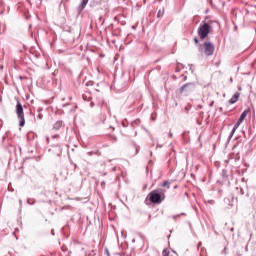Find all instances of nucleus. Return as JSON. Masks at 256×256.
<instances>
[{
	"label": "nucleus",
	"instance_id": "f257e3e1",
	"mask_svg": "<svg viewBox=\"0 0 256 256\" xmlns=\"http://www.w3.org/2000/svg\"><path fill=\"white\" fill-rule=\"evenodd\" d=\"M150 203H154L156 205H160L165 201V190L163 188H159L149 193L148 195Z\"/></svg>",
	"mask_w": 256,
	"mask_h": 256
},
{
	"label": "nucleus",
	"instance_id": "f03ea898",
	"mask_svg": "<svg viewBox=\"0 0 256 256\" xmlns=\"http://www.w3.org/2000/svg\"><path fill=\"white\" fill-rule=\"evenodd\" d=\"M211 32V24L203 22L198 28V36L200 39H206Z\"/></svg>",
	"mask_w": 256,
	"mask_h": 256
},
{
	"label": "nucleus",
	"instance_id": "7ed1b4c3",
	"mask_svg": "<svg viewBox=\"0 0 256 256\" xmlns=\"http://www.w3.org/2000/svg\"><path fill=\"white\" fill-rule=\"evenodd\" d=\"M16 114L19 119V127H25V113L23 112V105H21V102L17 100L16 104Z\"/></svg>",
	"mask_w": 256,
	"mask_h": 256
},
{
	"label": "nucleus",
	"instance_id": "20e7f679",
	"mask_svg": "<svg viewBox=\"0 0 256 256\" xmlns=\"http://www.w3.org/2000/svg\"><path fill=\"white\" fill-rule=\"evenodd\" d=\"M204 49V53L207 57H211L215 53V45H213L211 42H205L202 45Z\"/></svg>",
	"mask_w": 256,
	"mask_h": 256
},
{
	"label": "nucleus",
	"instance_id": "39448f33",
	"mask_svg": "<svg viewBox=\"0 0 256 256\" xmlns=\"http://www.w3.org/2000/svg\"><path fill=\"white\" fill-rule=\"evenodd\" d=\"M247 189V182H245V179H242L241 182L236 187V195H245V190Z\"/></svg>",
	"mask_w": 256,
	"mask_h": 256
},
{
	"label": "nucleus",
	"instance_id": "423d86ee",
	"mask_svg": "<svg viewBox=\"0 0 256 256\" xmlns=\"http://www.w3.org/2000/svg\"><path fill=\"white\" fill-rule=\"evenodd\" d=\"M87 3H89V0H82L80 5L78 6V13H81L85 7H87Z\"/></svg>",
	"mask_w": 256,
	"mask_h": 256
},
{
	"label": "nucleus",
	"instance_id": "0eeeda50",
	"mask_svg": "<svg viewBox=\"0 0 256 256\" xmlns=\"http://www.w3.org/2000/svg\"><path fill=\"white\" fill-rule=\"evenodd\" d=\"M63 126H64L63 121L58 120L53 125V129H54V131H59V129H61V127H63Z\"/></svg>",
	"mask_w": 256,
	"mask_h": 256
},
{
	"label": "nucleus",
	"instance_id": "6e6552de",
	"mask_svg": "<svg viewBox=\"0 0 256 256\" xmlns=\"http://www.w3.org/2000/svg\"><path fill=\"white\" fill-rule=\"evenodd\" d=\"M239 99V92H236L234 96L229 100L230 105H234V103Z\"/></svg>",
	"mask_w": 256,
	"mask_h": 256
},
{
	"label": "nucleus",
	"instance_id": "1a4fd4ad",
	"mask_svg": "<svg viewBox=\"0 0 256 256\" xmlns=\"http://www.w3.org/2000/svg\"><path fill=\"white\" fill-rule=\"evenodd\" d=\"M191 85H193V83L184 84V85L180 88V93H183V91H185V89H187V87H191Z\"/></svg>",
	"mask_w": 256,
	"mask_h": 256
},
{
	"label": "nucleus",
	"instance_id": "9d476101",
	"mask_svg": "<svg viewBox=\"0 0 256 256\" xmlns=\"http://www.w3.org/2000/svg\"><path fill=\"white\" fill-rule=\"evenodd\" d=\"M247 113H249V110H245L241 115L240 118L244 119L247 117Z\"/></svg>",
	"mask_w": 256,
	"mask_h": 256
},
{
	"label": "nucleus",
	"instance_id": "9b49d317",
	"mask_svg": "<svg viewBox=\"0 0 256 256\" xmlns=\"http://www.w3.org/2000/svg\"><path fill=\"white\" fill-rule=\"evenodd\" d=\"M161 187H167V189H169V180H166L163 184H161Z\"/></svg>",
	"mask_w": 256,
	"mask_h": 256
},
{
	"label": "nucleus",
	"instance_id": "f8f14e48",
	"mask_svg": "<svg viewBox=\"0 0 256 256\" xmlns=\"http://www.w3.org/2000/svg\"><path fill=\"white\" fill-rule=\"evenodd\" d=\"M237 131V129L233 128L231 133H230V138L233 137V135H235V132Z\"/></svg>",
	"mask_w": 256,
	"mask_h": 256
},
{
	"label": "nucleus",
	"instance_id": "ddd939ff",
	"mask_svg": "<svg viewBox=\"0 0 256 256\" xmlns=\"http://www.w3.org/2000/svg\"><path fill=\"white\" fill-rule=\"evenodd\" d=\"M241 125V123H239V122H236V124L234 125V129H239V126Z\"/></svg>",
	"mask_w": 256,
	"mask_h": 256
},
{
	"label": "nucleus",
	"instance_id": "4468645a",
	"mask_svg": "<svg viewBox=\"0 0 256 256\" xmlns=\"http://www.w3.org/2000/svg\"><path fill=\"white\" fill-rule=\"evenodd\" d=\"M181 215H185V213H181V214H178V215H174V216H173V219H178V217H181Z\"/></svg>",
	"mask_w": 256,
	"mask_h": 256
},
{
	"label": "nucleus",
	"instance_id": "2eb2a0df",
	"mask_svg": "<svg viewBox=\"0 0 256 256\" xmlns=\"http://www.w3.org/2000/svg\"><path fill=\"white\" fill-rule=\"evenodd\" d=\"M194 42L196 45H199V39L197 37L194 38Z\"/></svg>",
	"mask_w": 256,
	"mask_h": 256
},
{
	"label": "nucleus",
	"instance_id": "dca6fc26",
	"mask_svg": "<svg viewBox=\"0 0 256 256\" xmlns=\"http://www.w3.org/2000/svg\"><path fill=\"white\" fill-rule=\"evenodd\" d=\"M243 121H245V120L243 118L239 117L237 122L240 123V125H241V123H243Z\"/></svg>",
	"mask_w": 256,
	"mask_h": 256
},
{
	"label": "nucleus",
	"instance_id": "f3484780",
	"mask_svg": "<svg viewBox=\"0 0 256 256\" xmlns=\"http://www.w3.org/2000/svg\"><path fill=\"white\" fill-rule=\"evenodd\" d=\"M37 119H43V114H38Z\"/></svg>",
	"mask_w": 256,
	"mask_h": 256
},
{
	"label": "nucleus",
	"instance_id": "a211bd4d",
	"mask_svg": "<svg viewBox=\"0 0 256 256\" xmlns=\"http://www.w3.org/2000/svg\"><path fill=\"white\" fill-rule=\"evenodd\" d=\"M213 105H215V101H212V102L209 104V107H213Z\"/></svg>",
	"mask_w": 256,
	"mask_h": 256
},
{
	"label": "nucleus",
	"instance_id": "6ab92c4d",
	"mask_svg": "<svg viewBox=\"0 0 256 256\" xmlns=\"http://www.w3.org/2000/svg\"><path fill=\"white\" fill-rule=\"evenodd\" d=\"M90 107H95V102H91Z\"/></svg>",
	"mask_w": 256,
	"mask_h": 256
},
{
	"label": "nucleus",
	"instance_id": "aec40b11",
	"mask_svg": "<svg viewBox=\"0 0 256 256\" xmlns=\"http://www.w3.org/2000/svg\"><path fill=\"white\" fill-rule=\"evenodd\" d=\"M161 147H163V145L157 144V148H158V149H161Z\"/></svg>",
	"mask_w": 256,
	"mask_h": 256
},
{
	"label": "nucleus",
	"instance_id": "412c9836",
	"mask_svg": "<svg viewBox=\"0 0 256 256\" xmlns=\"http://www.w3.org/2000/svg\"><path fill=\"white\" fill-rule=\"evenodd\" d=\"M101 186H102V187H105V181H102V182H101Z\"/></svg>",
	"mask_w": 256,
	"mask_h": 256
},
{
	"label": "nucleus",
	"instance_id": "4be33fe9",
	"mask_svg": "<svg viewBox=\"0 0 256 256\" xmlns=\"http://www.w3.org/2000/svg\"><path fill=\"white\" fill-rule=\"evenodd\" d=\"M105 251H106V255L109 256V249L106 248Z\"/></svg>",
	"mask_w": 256,
	"mask_h": 256
},
{
	"label": "nucleus",
	"instance_id": "5701e85b",
	"mask_svg": "<svg viewBox=\"0 0 256 256\" xmlns=\"http://www.w3.org/2000/svg\"><path fill=\"white\" fill-rule=\"evenodd\" d=\"M157 17H161V10L158 12Z\"/></svg>",
	"mask_w": 256,
	"mask_h": 256
},
{
	"label": "nucleus",
	"instance_id": "b1692460",
	"mask_svg": "<svg viewBox=\"0 0 256 256\" xmlns=\"http://www.w3.org/2000/svg\"><path fill=\"white\" fill-rule=\"evenodd\" d=\"M83 100L87 101V98H86L85 94L83 95Z\"/></svg>",
	"mask_w": 256,
	"mask_h": 256
},
{
	"label": "nucleus",
	"instance_id": "393cba45",
	"mask_svg": "<svg viewBox=\"0 0 256 256\" xmlns=\"http://www.w3.org/2000/svg\"><path fill=\"white\" fill-rule=\"evenodd\" d=\"M41 111H43V108L38 109V113H41Z\"/></svg>",
	"mask_w": 256,
	"mask_h": 256
},
{
	"label": "nucleus",
	"instance_id": "a878e982",
	"mask_svg": "<svg viewBox=\"0 0 256 256\" xmlns=\"http://www.w3.org/2000/svg\"><path fill=\"white\" fill-rule=\"evenodd\" d=\"M169 137H173V133L172 132H169Z\"/></svg>",
	"mask_w": 256,
	"mask_h": 256
},
{
	"label": "nucleus",
	"instance_id": "bb28decb",
	"mask_svg": "<svg viewBox=\"0 0 256 256\" xmlns=\"http://www.w3.org/2000/svg\"><path fill=\"white\" fill-rule=\"evenodd\" d=\"M57 137H58L57 135H54L52 136V139H57Z\"/></svg>",
	"mask_w": 256,
	"mask_h": 256
},
{
	"label": "nucleus",
	"instance_id": "cd10ccee",
	"mask_svg": "<svg viewBox=\"0 0 256 256\" xmlns=\"http://www.w3.org/2000/svg\"><path fill=\"white\" fill-rule=\"evenodd\" d=\"M230 231L234 232V231H235V228L231 227V228H230Z\"/></svg>",
	"mask_w": 256,
	"mask_h": 256
},
{
	"label": "nucleus",
	"instance_id": "c85d7f7f",
	"mask_svg": "<svg viewBox=\"0 0 256 256\" xmlns=\"http://www.w3.org/2000/svg\"><path fill=\"white\" fill-rule=\"evenodd\" d=\"M112 171H114V172L117 171V167H114V168L112 169Z\"/></svg>",
	"mask_w": 256,
	"mask_h": 256
},
{
	"label": "nucleus",
	"instance_id": "c756f323",
	"mask_svg": "<svg viewBox=\"0 0 256 256\" xmlns=\"http://www.w3.org/2000/svg\"><path fill=\"white\" fill-rule=\"evenodd\" d=\"M19 203H20V205H23V201L22 200H19Z\"/></svg>",
	"mask_w": 256,
	"mask_h": 256
},
{
	"label": "nucleus",
	"instance_id": "7c9ffc66",
	"mask_svg": "<svg viewBox=\"0 0 256 256\" xmlns=\"http://www.w3.org/2000/svg\"><path fill=\"white\" fill-rule=\"evenodd\" d=\"M51 234H52V235H55L54 230L51 231Z\"/></svg>",
	"mask_w": 256,
	"mask_h": 256
},
{
	"label": "nucleus",
	"instance_id": "2f4dec72",
	"mask_svg": "<svg viewBox=\"0 0 256 256\" xmlns=\"http://www.w3.org/2000/svg\"><path fill=\"white\" fill-rule=\"evenodd\" d=\"M199 51H203V49L201 48V45H200Z\"/></svg>",
	"mask_w": 256,
	"mask_h": 256
},
{
	"label": "nucleus",
	"instance_id": "473e14b6",
	"mask_svg": "<svg viewBox=\"0 0 256 256\" xmlns=\"http://www.w3.org/2000/svg\"><path fill=\"white\" fill-rule=\"evenodd\" d=\"M185 81H187V76L184 77Z\"/></svg>",
	"mask_w": 256,
	"mask_h": 256
},
{
	"label": "nucleus",
	"instance_id": "72a5a7b5",
	"mask_svg": "<svg viewBox=\"0 0 256 256\" xmlns=\"http://www.w3.org/2000/svg\"><path fill=\"white\" fill-rule=\"evenodd\" d=\"M198 247H201V242L198 244Z\"/></svg>",
	"mask_w": 256,
	"mask_h": 256
},
{
	"label": "nucleus",
	"instance_id": "f704fd0d",
	"mask_svg": "<svg viewBox=\"0 0 256 256\" xmlns=\"http://www.w3.org/2000/svg\"><path fill=\"white\" fill-rule=\"evenodd\" d=\"M28 203H29L30 205H33V203H30L29 200H28Z\"/></svg>",
	"mask_w": 256,
	"mask_h": 256
},
{
	"label": "nucleus",
	"instance_id": "c9c22d12",
	"mask_svg": "<svg viewBox=\"0 0 256 256\" xmlns=\"http://www.w3.org/2000/svg\"><path fill=\"white\" fill-rule=\"evenodd\" d=\"M230 81H233V78H230Z\"/></svg>",
	"mask_w": 256,
	"mask_h": 256
},
{
	"label": "nucleus",
	"instance_id": "e433bc0d",
	"mask_svg": "<svg viewBox=\"0 0 256 256\" xmlns=\"http://www.w3.org/2000/svg\"><path fill=\"white\" fill-rule=\"evenodd\" d=\"M104 175H107V172H105Z\"/></svg>",
	"mask_w": 256,
	"mask_h": 256
}]
</instances>
